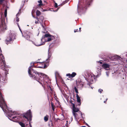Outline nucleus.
I'll use <instances>...</instances> for the list:
<instances>
[{"mask_svg": "<svg viewBox=\"0 0 127 127\" xmlns=\"http://www.w3.org/2000/svg\"><path fill=\"white\" fill-rule=\"evenodd\" d=\"M48 116L47 115L44 117V120L45 122H47L48 120Z\"/></svg>", "mask_w": 127, "mask_h": 127, "instance_id": "20", "label": "nucleus"}, {"mask_svg": "<svg viewBox=\"0 0 127 127\" xmlns=\"http://www.w3.org/2000/svg\"><path fill=\"white\" fill-rule=\"evenodd\" d=\"M31 66L29 67L28 70V73L30 76L35 78V79L41 84L43 86L42 82H43L44 84L46 79L48 78V76L42 73L37 72L32 69V67H34L40 68H45L47 67L46 65L44 63L39 62H32L31 63Z\"/></svg>", "mask_w": 127, "mask_h": 127, "instance_id": "1", "label": "nucleus"}, {"mask_svg": "<svg viewBox=\"0 0 127 127\" xmlns=\"http://www.w3.org/2000/svg\"><path fill=\"white\" fill-rule=\"evenodd\" d=\"M77 30H78L77 29H76V30H75L74 31V32H77Z\"/></svg>", "mask_w": 127, "mask_h": 127, "instance_id": "37", "label": "nucleus"}, {"mask_svg": "<svg viewBox=\"0 0 127 127\" xmlns=\"http://www.w3.org/2000/svg\"><path fill=\"white\" fill-rule=\"evenodd\" d=\"M17 25H18V26L19 27V25H18V23H17ZM19 28V29H20V30L21 31V30H20V28Z\"/></svg>", "mask_w": 127, "mask_h": 127, "instance_id": "44", "label": "nucleus"}, {"mask_svg": "<svg viewBox=\"0 0 127 127\" xmlns=\"http://www.w3.org/2000/svg\"><path fill=\"white\" fill-rule=\"evenodd\" d=\"M23 35L27 40H29L30 41V40H30V37L32 36V34L30 32L27 31H25L24 32V34L23 35Z\"/></svg>", "mask_w": 127, "mask_h": 127, "instance_id": "7", "label": "nucleus"}, {"mask_svg": "<svg viewBox=\"0 0 127 127\" xmlns=\"http://www.w3.org/2000/svg\"><path fill=\"white\" fill-rule=\"evenodd\" d=\"M29 127H32V126L30 122H29Z\"/></svg>", "mask_w": 127, "mask_h": 127, "instance_id": "34", "label": "nucleus"}, {"mask_svg": "<svg viewBox=\"0 0 127 127\" xmlns=\"http://www.w3.org/2000/svg\"><path fill=\"white\" fill-rule=\"evenodd\" d=\"M82 3H81L80 2H79L78 4V5L77 10V12L78 13L83 10H84L85 9H86V8L85 7H84L83 6L82 7Z\"/></svg>", "mask_w": 127, "mask_h": 127, "instance_id": "9", "label": "nucleus"}, {"mask_svg": "<svg viewBox=\"0 0 127 127\" xmlns=\"http://www.w3.org/2000/svg\"><path fill=\"white\" fill-rule=\"evenodd\" d=\"M87 4L88 5H89L90 4V3L89 2H88V3H87Z\"/></svg>", "mask_w": 127, "mask_h": 127, "instance_id": "39", "label": "nucleus"}, {"mask_svg": "<svg viewBox=\"0 0 127 127\" xmlns=\"http://www.w3.org/2000/svg\"><path fill=\"white\" fill-rule=\"evenodd\" d=\"M76 75V73L75 72H73L72 74L70 73L67 74L66 76H68L69 78H72L74 77Z\"/></svg>", "mask_w": 127, "mask_h": 127, "instance_id": "13", "label": "nucleus"}, {"mask_svg": "<svg viewBox=\"0 0 127 127\" xmlns=\"http://www.w3.org/2000/svg\"><path fill=\"white\" fill-rule=\"evenodd\" d=\"M62 116H63V117H64V116H63V115H62Z\"/></svg>", "mask_w": 127, "mask_h": 127, "instance_id": "49", "label": "nucleus"}, {"mask_svg": "<svg viewBox=\"0 0 127 127\" xmlns=\"http://www.w3.org/2000/svg\"><path fill=\"white\" fill-rule=\"evenodd\" d=\"M19 124L22 127H25V124L22 122H20L19 123Z\"/></svg>", "mask_w": 127, "mask_h": 127, "instance_id": "22", "label": "nucleus"}, {"mask_svg": "<svg viewBox=\"0 0 127 127\" xmlns=\"http://www.w3.org/2000/svg\"><path fill=\"white\" fill-rule=\"evenodd\" d=\"M73 114L75 118V120H76V121L77 122L78 121L77 119V118L78 119H79V118H79L78 117V115L77 114V113H75L73 112Z\"/></svg>", "mask_w": 127, "mask_h": 127, "instance_id": "18", "label": "nucleus"}, {"mask_svg": "<svg viewBox=\"0 0 127 127\" xmlns=\"http://www.w3.org/2000/svg\"><path fill=\"white\" fill-rule=\"evenodd\" d=\"M74 90H75V91H76L77 92V91H78V90H77V88H76V87H74Z\"/></svg>", "mask_w": 127, "mask_h": 127, "instance_id": "32", "label": "nucleus"}, {"mask_svg": "<svg viewBox=\"0 0 127 127\" xmlns=\"http://www.w3.org/2000/svg\"><path fill=\"white\" fill-rule=\"evenodd\" d=\"M19 13H17L16 15V17H17V19H16V21L17 22H18L19 21V18H18V17H17L18 16H19Z\"/></svg>", "mask_w": 127, "mask_h": 127, "instance_id": "24", "label": "nucleus"}, {"mask_svg": "<svg viewBox=\"0 0 127 127\" xmlns=\"http://www.w3.org/2000/svg\"><path fill=\"white\" fill-rule=\"evenodd\" d=\"M98 62H99L100 64H101L102 63L101 62V61H98Z\"/></svg>", "mask_w": 127, "mask_h": 127, "instance_id": "36", "label": "nucleus"}, {"mask_svg": "<svg viewBox=\"0 0 127 127\" xmlns=\"http://www.w3.org/2000/svg\"><path fill=\"white\" fill-rule=\"evenodd\" d=\"M81 127H86L85 126H82Z\"/></svg>", "mask_w": 127, "mask_h": 127, "instance_id": "45", "label": "nucleus"}, {"mask_svg": "<svg viewBox=\"0 0 127 127\" xmlns=\"http://www.w3.org/2000/svg\"><path fill=\"white\" fill-rule=\"evenodd\" d=\"M95 78V76L93 74L88 75V77L87 78V81L90 84H92L93 83V79Z\"/></svg>", "mask_w": 127, "mask_h": 127, "instance_id": "8", "label": "nucleus"}, {"mask_svg": "<svg viewBox=\"0 0 127 127\" xmlns=\"http://www.w3.org/2000/svg\"><path fill=\"white\" fill-rule=\"evenodd\" d=\"M34 12V11L33 10H32V13L33 12Z\"/></svg>", "mask_w": 127, "mask_h": 127, "instance_id": "42", "label": "nucleus"}, {"mask_svg": "<svg viewBox=\"0 0 127 127\" xmlns=\"http://www.w3.org/2000/svg\"><path fill=\"white\" fill-rule=\"evenodd\" d=\"M110 65L107 64H104L102 65V67L106 70H109Z\"/></svg>", "mask_w": 127, "mask_h": 127, "instance_id": "12", "label": "nucleus"}, {"mask_svg": "<svg viewBox=\"0 0 127 127\" xmlns=\"http://www.w3.org/2000/svg\"><path fill=\"white\" fill-rule=\"evenodd\" d=\"M76 84L78 88H81L83 86V84L82 82L81 81L76 82Z\"/></svg>", "mask_w": 127, "mask_h": 127, "instance_id": "16", "label": "nucleus"}, {"mask_svg": "<svg viewBox=\"0 0 127 127\" xmlns=\"http://www.w3.org/2000/svg\"><path fill=\"white\" fill-rule=\"evenodd\" d=\"M76 97L77 99V101L78 103V105H80L81 104V99L80 97L77 94L76 95Z\"/></svg>", "mask_w": 127, "mask_h": 127, "instance_id": "17", "label": "nucleus"}, {"mask_svg": "<svg viewBox=\"0 0 127 127\" xmlns=\"http://www.w3.org/2000/svg\"><path fill=\"white\" fill-rule=\"evenodd\" d=\"M41 14L40 12L38 10H37L36 12V15L37 16H39Z\"/></svg>", "mask_w": 127, "mask_h": 127, "instance_id": "23", "label": "nucleus"}, {"mask_svg": "<svg viewBox=\"0 0 127 127\" xmlns=\"http://www.w3.org/2000/svg\"><path fill=\"white\" fill-rule=\"evenodd\" d=\"M107 99H106V101L107 100Z\"/></svg>", "mask_w": 127, "mask_h": 127, "instance_id": "48", "label": "nucleus"}, {"mask_svg": "<svg viewBox=\"0 0 127 127\" xmlns=\"http://www.w3.org/2000/svg\"><path fill=\"white\" fill-rule=\"evenodd\" d=\"M15 35L14 33L10 32L7 36L5 40V43L7 44H11L15 39Z\"/></svg>", "mask_w": 127, "mask_h": 127, "instance_id": "3", "label": "nucleus"}, {"mask_svg": "<svg viewBox=\"0 0 127 127\" xmlns=\"http://www.w3.org/2000/svg\"><path fill=\"white\" fill-rule=\"evenodd\" d=\"M71 121L70 122V121H69V123H70V122H71L72 121V120H73V118H72V117H71Z\"/></svg>", "mask_w": 127, "mask_h": 127, "instance_id": "38", "label": "nucleus"}, {"mask_svg": "<svg viewBox=\"0 0 127 127\" xmlns=\"http://www.w3.org/2000/svg\"><path fill=\"white\" fill-rule=\"evenodd\" d=\"M52 54L50 52H49V50H48V58L46 60V63H48L50 60V58Z\"/></svg>", "mask_w": 127, "mask_h": 127, "instance_id": "15", "label": "nucleus"}, {"mask_svg": "<svg viewBox=\"0 0 127 127\" xmlns=\"http://www.w3.org/2000/svg\"><path fill=\"white\" fill-rule=\"evenodd\" d=\"M71 103L72 105V109H73V112H77L79 111V109L78 108H76L75 107V104L72 103Z\"/></svg>", "mask_w": 127, "mask_h": 127, "instance_id": "14", "label": "nucleus"}, {"mask_svg": "<svg viewBox=\"0 0 127 127\" xmlns=\"http://www.w3.org/2000/svg\"><path fill=\"white\" fill-rule=\"evenodd\" d=\"M32 117V116L30 110H29L27 112L25 113V115H24L23 116L24 118H25L27 119L28 121L29 118V122H30L31 121Z\"/></svg>", "mask_w": 127, "mask_h": 127, "instance_id": "6", "label": "nucleus"}, {"mask_svg": "<svg viewBox=\"0 0 127 127\" xmlns=\"http://www.w3.org/2000/svg\"><path fill=\"white\" fill-rule=\"evenodd\" d=\"M81 28H79V32H80L81 31Z\"/></svg>", "mask_w": 127, "mask_h": 127, "instance_id": "41", "label": "nucleus"}, {"mask_svg": "<svg viewBox=\"0 0 127 127\" xmlns=\"http://www.w3.org/2000/svg\"><path fill=\"white\" fill-rule=\"evenodd\" d=\"M43 17L42 16H41L40 17V19L41 20V22H42L43 19Z\"/></svg>", "mask_w": 127, "mask_h": 127, "instance_id": "27", "label": "nucleus"}, {"mask_svg": "<svg viewBox=\"0 0 127 127\" xmlns=\"http://www.w3.org/2000/svg\"><path fill=\"white\" fill-rule=\"evenodd\" d=\"M2 99L0 100V107L2 108L4 112H6L9 118H11L13 115L16 114V112L14 111H13L11 109H9L7 107L5 103L3 98L2 95Z\"/></svg>", "mask_w": 127, "mask_h": 127, "instance_id": "2", "label": "nucleus"}, {"mask_svg": "<svg viewBox=\"0 0 127 127\" xmlns=\"http://www.w3.org/2000/svg\"><path fill=\"white\" fill-rule=\"evenodd\" d=\"M75 92H76V93L77 94H78V91H77V92L76 91H75Z\"/></svg>", "mask_w": 127, "mask_h": 127, "instance_id": "43", "label": "nucleus"}, {"mask_svg": "<svg viewBox=\"0 0 127 127\" xmlns=\"http://www.w3.org/2000/svg\"><path fill=\"white\" fill-rule=\"evenodd\" d=\"M91 88H92V89H93V88H92V87H91Z\"/></svg>", "mask_w": 127, "mask_h": 127, "instance_id": "47", "label": "nucleus"}, {"mask_svg": "<svg viewBox=\"0 0 127 127\" xmlns=\"http://www.w3.org/2000/svg\"><path fill=\"white\" fill-rule=\"evenodd\" d=\"M9 118H8L9 120L15 122H17L19 120H20L21 119L20 117L19 116L13 117L11 119Z\"/></svg>", "mask_w": 127, "mask_h": 127, "instance_id": "11", "label": "nucleus"}, {"mask_svg": "<svg viewBox=\"0 0 127 127\" xmlns=\"http://www.w3.org/2000/svg\"><path fill=\"white\" fill-rule=\"evenodd\" d=\"M38 2L39 3L38 5V6H41L42 5V1L41 0H40L39 1H38Z\"/></svg>", "mask_w": 127, "mask_h": 127, "instance_id": "21", "label": "nucleus"}, {"mask_svg": "<svg viewBox=\"0 0 127 127\" xmlns=\"http://www.w3.org/2000/svg\"><path fill=\"white\" fill-rule=\"evenodd\" d=\"M30 41H31L33 44L36 46H39L45 44L44 42L41 43L40 42V41H39L38 40H36L35 42L32 40H30Z\"/></svg>", "mask_w": 127, "mask_h": 127, "instance_id": "10", "label": "nucleus"}, {"mask_svg": "<svg viewBox=\"0 0 127 127\" xmlns=\"http://www.w3.org/2000/svg\"><path fill=\"white\" fill-rule=\"evenodd\" d=\"M54 37L53 36H51L49 34H46L45 35L42 36L41 39V41L42 42L44 40H45V42L49 41L52 39H53Z\"/></svg>", "mask_w": 127, "mask_h": 127, "instance_id": "4", "label": "nucleus"}, {"mask_svg": "<svg viewBox=\"0 0 127 127\" xmlns=\"http://www.w3.org/2000/svg\"><path fill=\"white\" fill-rule=\"evenodd\" d=\"M102 90L101 89H99L98 90V92H99L100 93H101V92L102 91Z\"/></svg>", "mask_w": 127, "mask_h": 127, "instance_id": "28", "label": "nucleus"}, {"mask_svg": "<svg viewBox=\"0 0 127 127\" xmlns=\"http://www.w3.org/2000/svg\"><path fill=\"white\" fill-rule=\"evenodd\" d=\"M66 123L65 124V126H64V127H68V121H66Z\"/></svg>", "mask_w": 127, "mask_h": 127, "instance_id": "25", "label": "nucleus"}, {"mask_svg": "<svg viewBox=\"0 0 127 127\" xmlns=\"http://www.w3.org/2000/svg\"><path fill=\"white\" fill-rule=\"evenodd\" d=\"M4 21V20L2 18L0 19V29L2 31L6 30V26Z\"/></svg>", "mask_w": 127, "mask_h": 127, "instance_id": "5", "label": "nucleus"}, {"mask_svg": "<svg viewBox=\"0 0 127 127\" xmlns=\"http://www.w3.org/2000/svg\"><path fill=\"white\" fill-rule=\"evenodd\" d=\"M58 7V5L56 3H55V7L57 8Z\"/></svg>", "mask_w": 127, "mask_h": 127, "instance_id": "30", "label": "nucleus"}, {"mask_svg": "<svg viewBox=\"0 0 127 127\" xmlns=\"http://www.w3.org/2000/svg\"><path fill=\"white\" fill-rule=\"evenodd\" d=\"M106 74L107 76H109V72H106Z\"/></svg>", "mask_w": 127, "mask_h": 127, "instance_id": "33", "label": "nucleus"}, {"mask_svg": "<svg viewBox=\"0 0 127 127\" xmlns=\"http://www.w3.org/2000/svg\"><path fill=\"white\" fill-rule=\"evenodd\" d=\"M7 15V9H6L4 11V15L5 17H6Z\"/></svg>", "mask_w": 127, "mask_h": 127, "instance_id": "26", "label": "nucleus"}, {"mask_svg": "<svg viewBox=\"0 0 127 127\" xmlns=\"http://www.w3.org/2000/svg\"><path fill=\"white\" fill-rule=\"evenodd\" d=\"M106 102V101H104V103H105Z\"/></svg>", "mask_w": 127, "mask_h": 127, "instance_id": "46", "label": "nucleus"}, {"mask_svg": "<svg viewBox=\"0 0 127 127\" xmlns=\"http://www.w3.org/2000/svg\"><path fill=\"white\" fill-rule=\"evenodd\" d=\"M32 16L34 18H36L38 21H36L35 22V23L36 24H38L39 23V22L40 23H41V21L39 20V19L37 17L35 18L33 16V15H32Z\"/></svg>", "mask_w": 127, "mask_h": 127, "instance_id": "19", "label": "nucleus"}, {"mask_svg": "<svg viewBox=\"0 0 127 127\" xmlns=\"http://www.w3.org/2000/svg\"><path fill=\"white\" fill-rule=\"evenodd\" d=\"M4 0H0V4H1Z\"/></svg>", "mask_w": 127, "mask_h": 127, "instance_id": "31", "label": "nucleus"}, {"mask_svg": "<svg viewBox=\"0 0 127 127\" xmlns=\"http://www.w3.org/2000/svg\"><path fill=\"white\" fill-rule=\"evenodd\" d=\"M51 106H52V109L54 111V107H53V104H52V103L51 104Z\"/></svg>", "mask_w": 127, "mask_h": 127, "instance_id": "29", "label": "nucleus"}, {"mask_svg": "<svg viewBox=\"0 0 127 127\" xmlns=\"http://www.w3.org/2000/svg\"><path fill=\"white\" fill-rule=\"evenodd\" d=\"M80 116L81 118H82V114L81 112H80Z\"/></svg>", "mask_w": 127, "mask_h": 127, "instance_id": "35", "label": "nucleus"}, {"mask_svg": "<svg viewBox=\"0 0 127 127\" xmlns=\"http://www.w3.org/2000/svg\"><path fill=\"white\" fill-rule=\"evenodd\" d=\"M2 79L4 81H5V79H4V78H3V79L2 78Z\"/></svg>", "mask_w": 127, "mask_h": 127, "instance_id": "40", "label": "nucleus"}]
</instances>
